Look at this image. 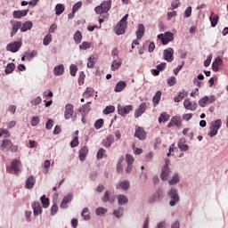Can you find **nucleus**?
<instances>
[{
  "mask_svg": "<svg viewBox=\"0 0 228 228\" xmlns=\"http://www.w3.org/2000/svg\"><path fill=\"white\" fill-rule=\"evenodd\" d=\"M22 167V163L19 159H13L11 162V166L6 167V172L8 174H15V175H19L20 174V167Z\"/></svg>",
  "mask_w": 228,
  "mask_h": 228,
  "instance_id": "nucleus-2",
  "label": "nucleus"
},
{
  "mask_svg": "<svg viewBox=\"0 0 228 228\" xmlns=\"http://www.w3.org/2000/svg\"><path fill=\"white\" fill-rule=\"evenodd\" d=\"M1 149H2V151H4L5 149H9V151H11V152H17V151H19V146L13 145L11 143H2Z\"/></svg>",
  "mask_w": 228,
  "mask_h": 228,
  "instance_id": "nucleus-22",
  "label": "nucleus"
},
{
  "mask_svg": "<svg viewBox=\"0 0 228 228\" xmlns=\"http://www.w3.org/2000/svg\"><path fill=\"white\" fill-rule=\"evenodd\" d=\"M65 70L63 64H60L54 67L53 72L55 76H61Z\"/></svg>",
  "mask_w": 228,
  "mask_h": 228,
  "instance_id": "nucleus-31",
  "label": "nucleus"
},
{
  "mask_svg": "<svg viewBox=\"0 0 228 228\" xmlns=\"http://www.w3.org/2000/svg\"><path fill=\"white\" fill-rule=\"evenodd\" d=\"M168 175H170V167H162L160 179L162 181H168Z\"/></svg>",
  "mask_w": 228,
  "mask_h": 228,
  "instance_id": "nucleus-23",
  "label": "nucleus"
},
{
  "mask_svg": "<svg viewBox=\"0 0 228 228\" xmlns=\"http://www.w3.org/2000/svg\"><path fill=\"white\" fill-rule=\"evenodd\" d=\"M40 200H41V203H42V206L45 209H47V208H49V198L45 197V195H43L41 198H40Z\"/></svg>",
  "mask_w": 228,
  "mask_h": 228,
  "instance_id": "nucleus-36",
  "label": "nucleus"
},
{
  "mask_svg": "<svg viewBox=\"0 0 228 228\" xmlns=\"http://www.w3.org/2000/svg\"><path fill=\"white\" fill-rule=\"evenodd\" d=\"M36 183H37V179L35 178V176L30 175L28 177V179L25 182V188L27 190H33Z\"/></svg>",
  "mask_w": 228,
  "mask_h": 228,
  "instance_id": "nucleus-15",
  "label": "nucleus"
},
{
  "mask_svg": "<svg viewBox=\"0 0 228 228\" xmlns=\"http://www.w3.org/2000/svg\"><path fill=\"white\" fill-rule=\"evenodd\" d=\"M26 59L30 61L32 58L38 56V52L37 50H33L31 53H25Z\"/></svg>",
  "mask_w": 228,
  "mask_h": 228,
  "instance_id": "nucleus-35",
  "label": "nucleus"
},
{
  "mask_svg": "<svg viewBox=\"0 0 228 228\" xmlns=\"http://www.w3.org/2000/svg\"><path fill=\"white\" fill-rule=\"evenodd\" d=\"M144 33H145V27L143 26V24H139L138 29L135 32L137 40H142Z\"/></svg>",
  "mask_w": 228,
  "mask_h": 228,
  "instance_id": "nucleus-26",
  "label": "nucleus"
},
{
  "mask_svg": "<svg viewBox=\"0 0 228 228\" xmlns=\"http://www.w3.org/2000/svg\"><path fill=\"white\" fill-rule=\"evenodd\" d=\"M158 38L162 41L163 45H167L169 42H174V34L171 32H165V34H159Z\"/></svg>",
  "mask_w": 228,
  "mask_h": 228,
  "instance_id": "nucleus-5",
  "label": "nucleus"
},
{
  "mask_svg": "<svg viewBox=\"0 0 228 228\" xmlns=\"http://www.w3.org/2000/svg\"><path fill=\"white\" fill-rule=\"evenodd\" d=\"M31 28H33V22L26 21L21 24L20 31L21 33H25V31H28V29H31Z\"/></svg>",
  "mask_w": 228,
  "mask_h": 228,
  "instance_id": "nucleus-27",
  "label": "nucleus"
},
{
  "mask_svg": "<svg viewBox=\"0 0 228 228\" xmlns=\"http://www.w3.org/2000/svg\"><path fill=\"white\" fill-rule=\"evenodd\" d=\"M41 102H42V98L40 96H37V98H35L30 102V103L33 106H38V104H40Z\"/></svg>",
  "mask_w": 228,
  "mask_h": 228,
  "instance_id": "nucleus-59",
  "label": "nucleus"
},
{
  "mask_svg": "<svg viewBox=\"0 0 228 228\" xmlns=\"http://www.w3.org/2000/svg\"><path fill=\"white\" fill-rule=\"evenodd\" d=\"M132 149H133L134 154H136V155L143 153V150L140 149V148H136V146H134V144L132 145Z\"/></svg>",
  "mask_w": 228,
  "mask_h": 228,
  "instance_id": "nucleus-62",
  "label": "nucleus"
},
{
  "mask_svg": "<svg viewBox=\"0 0 228 228\" xmlns=\"http://www.w3.org/2000/svg\"><path fill=\"white\" fill-rule=\"evenodd\" d=\"M126 28H127V25H126L125 23L118 22L117 24V27L115 28L116 35H124L126 33Z\"/></svg>",
  "mask_w": 228,
  "mask_h": 228,
  "instance_id": "nucleus-18",
  "label": "nucleus"
},
{
  "mask_svg": "<svg viewBox=\"0 0 228 228\" xmlns=\"http://www.w3.org/2000/svg\"><path fill=\"white\" fill-rule=\"evenodd\" d=\"M95 213L98 216H101L102 215H106L108 213V209L102 207H99L98 208H96Z\"/></svg>",
  "mask_w": 228,
  "mask_h": 228,
  "instance_id": "nucleus-44",
  "label": "nucleus"
},
{
  "mask_svg": "<svg viewBox=\"0 0 228 228\" xmlns=\"http://www.w3.org/2000/svg\"><path fill=\"white\" fill-rule=\"evenodd\" d=\"M88 155V147L84 146L79 151V159L80 161H85L86 159V156Z\"/></svg>",
  "mask_w": 228,
  "mask_h": 228,
  "instance_id": "nucleus-24",
  "label": "nucleus"
},
{
  "mask_svg": "<svg viewBox=\"0 0 228 228\" xmlns=\"http://www.w3.org/2000/svg\"><path fill=\"white\" fill-rule=\"evenodd\" d=\"M30 124L33 127H37V125L40 124V118L38 116L33 117Z\"/></svg>",
  "mask_w": 228,
  "mask_h": 228,
  "instance_id": "nucleus-56",
  "label": "nucleus"
},
{
  "mask_svg": "<svg viewBox=\"0 0 228 228\" xmlns=\"http://www.w3.org/2000/svg\"><path fill=\"white\" fill-rule=\"evenodd\" d=\"M178 147L182 152H186L190 151V146L185 143H178Z\"/></svg>",
  "mask_w": 228,
  "mask_h": 228,
  "instance_id": "nucleus-51",
  "label": "nucleus"
},
{
  "mask_svg": "<svg viewBox=\"0 0 228 228\" xmlns=\"http://www.w3.org/2000/svg\"><path fill=\"white\" fill-rule=\"evenodd\" d=\"M104 154H106V150L100 148L98 152L96 153L97 159H102Z\"/></svg>",
  "mask_w": 228,
  "mask_h": 228,
  "instance_id": "nucleus-49",
  "label": "nucleus"
},
{
  "mask_svg": "<svg viewBox=\"0 0 228 228\" xmlns=\"http://www.w3.org/2000/svg\"><path fill=\"white\" fill-rule=\"evenodd\" d=\"M52 40H53V36L51 34L46 35L43 40L44 45H49Z\"/></svg>",
  "mask_w": 228,
  "mask_h": 228,
  "instance_id": "nucleus-48",
  "label": "nucleus"
},
{
  "mask_svg": "<svg viewBox=\"0 0 228 228\" xmlns=\"http://www.w3.org/2000/svg\"><path fill=\"white\" fill-rule=\"evenodd\" d=\"M155 199H157V200H160L161 199H163V191H157L154 194Z\"/></svg>",
  "mask_w": 228,
  "mask_h": 228,
  "instance_id": "nucleus-63",
  "label": "nucleus"
},
{
  "mask_svg": "<svg viewBox=\"0 0 228 228\" xmlns=\"http://www.w3.org/2000/svg\"><path fill=\"white\" fill-rule=\"evenodd\" d=\"M58 213V204L54 203L51 207V216H54Z\"/></svg>",
  "mask_w": 228,
  "mask_h": 228,
  "instance_id": "nucleus-57",
  "label": "nucleus"
},
{
  "mask_svg": "<svg viewBox=\"0 0 228 228\" xmlns=\"http://www.w3.org/2000/svg\"><path fill=\"white\" fill-rule=\"evenodd\" d=\"M81 6H83V3L82 2H77L73 5V13H76V12H77V10H79V8H81Z\"/></svg>",
  "mask_w": 228,
  "mask_h": 228,
  "instance_id": "nucleus-61",
  "label": "nucleus"
},
{
  "mask_svg": "<svg viewBox=\"0 0 228 228\" xmlns=\"http://www.w3.org/2000/svg\"><path fill=\"white\" fill-rule=\"evenodd\" d=\"M220 127H222V119H216V121L212 122L208 136H210V138H213V136H216V134H218V129H220Z\"/></svg>",
  "mask_w": 228,
  "mask_h": 228,
  "instance_id": "nucleus-4",
  "label": "nucleus"
},
{
  "mask_svg": "<svg viewBox=\"0 0 228 228\" xmlns=\"http://www.w3.org/2000/svg\"><path fill=\"white\" fill-rule=\"evenodd\" d=\"M15 70V64L14 63H9L5 67V74H12Z\"/></svg>",
  "mask_w": 228,
  "mask_h": 228,
  "instance_id": "nucleus-43",
  "label": "nucleus"
},
{
  "mask_svg": "<svg viewBox=\"0 0 228 228\" xmlns=\"http://www.w3.org/2000/svg\"><path fill=\"white\" fill-rule=\"evenodd\" d=\"M183 124V120H181L180 117H173L170 120V122L167 124V127H172V126H176V127H181V125Z\"/></svg>",
  "mask_w": 228,
  "mask_h": 228,
  "instance_id": "nucleus-17",
  "label": "nucleus"
},
{
  "mask_svg": "<svg viewBox=\"0 0 228 228\" xmlns=\"http://www.w3.org/2000/svg\"><path fill=\"white\" fill-rule=\"evenodd\" d=\"M163 56L166 61H174V48L164 50Z\"/></svg>",
  "mask_w": 228,
  "mask_h": 228,
  "instance_id": "nucleus-12",
  "label": "nucleus"
},
{
  "mask_svg": "<svg viewBox=\"0 0 228 228\" xmlns=\"http://www.w3.org/2000/svg\"><path fill=\"white\" fill-rule=\"evenodd\" d=\"M183 106L185 110H191V111H195L196 110L195 106L190 102V99L184 101Z\"/></svg>",
  "mask_w": 228,
  "mask_h": 228,
  "instance_id": "nucleus-34",
  "label": "nucleus"
},
{
  "mask_svg": "<svg viewBox=\"0 0 228 228\" xmlns=\"http://www.w3.org/2000/svg\"><path fill=\"white\" fill-rule=\"evenodd\" d=\"M113 111H115V106H107L104 110H103V113L104 115H110V113H113Z\"/></svg>",
  "mask_w": 228,
  "mask_h": 228,
  "instance_id": "nucleus-50",
  "label": "nucleus"
},
{
  "mask_svg": "<svg viewBox=\"0 0 228 228\" xmlns=\"http://www.w3.org/2000/svg\"><path fill=\"white\" fill-rule=\"evenodd\" d=\"M32 209L34 213V216H38V215H42V205L38 201H34L32 203Z\"/></svg>",
  "mask_w": 228,
  "mask_h": 228,
  "instance_id": "nucleus-14",
  "label": "nucleus"
},
{
  "mask_svg": "<svg viewBox=\"0 0 228 228\" xmlns=\"http://www.w3.org/2000/svg\"><path fill=\"white\" fill-rule=\"evenodd\" d=\"M29 13V9L23 10V11H14L12 12L13 19H22V17H26Z\"/></svg>",
  "mask_w": 228,
  "mask_h": 228,
  "instance_id": "nucleus-19",
  "label": "nucleus"
},
{
  "mask_svg": "<svg viewBox=\"0 0 228 228\" xmlns=\"http://www.w3.org/2000/svg\"><path fill=\"white\" fill-rule=\"evenodd\" d=\"M215 96H205L199 101V104L201 108H206L208 104H213Z\"/></svg>",
  "mask_w": 228,
  "mask_h": 228,
  "instance_id": "nucleus-7",
  "label": "nucleus"
},
{
  "mask_svg": "<svg viewBox=\"0 0 228 228\" xmlns=\"http://www.w3.org/2000/svg\"><path fill=\"white\" fill-rule=\"evenodd\" d=\"M96 61H97V59H95V56L94 55H91L87 59V69H94V67H95Z\"/></svg>",
  "mask_w": 228,
  "mask_h": 228,
  "instance_id": "nucleus-29",
  "label": "nucleus"
},
{
  "mask_svg": "<svg viewBox=\"0 0 228 228\" xmlns=\"http://www.w3.org/2000/svg\"><path fill=\"white\" fill-rule=\"evenodd\" d=\"M73 38L76 44H81V41L83 40V34L78 30L74 34Z\"/></svg>",
  "mask_w": 228,
  "mask_h": 228,
  "instance_id": "nucleus-33",
  "label": "nucleus"
},
{
  "mask_svg": "<svg viewBox=\"0 0 228 228\" xmlns=\"http://www.w3.org/2000/svg\"><path fill=\"white\" fill-rule=\"evenodd\" d=\"M1 136L4 138H10V131H8V129L0 128V138Z\"/></svg>",
  "mask_w": 228,
  "mask_h": 228,
  "instance_id": "nucleus-47",
  "label": "nucleus"
},
{
  "mask_svg": "<svg viewBox=\"0 0 228 228\" xmlns=\"http://www.w3.org/2000/svg\"><path fill=\"white\" fill-rule=\"evenodd\" d=\"M167 196L169 197V206L174 208L179 200H181V197H179V191L175 187H171L170 190L167 191Z\"/></svg>",
  "mask_w": 228,
  "mask_h": 228,
  "instance_id": "nucleus-1",
  "label": "nucleus"
},
{
  "mask_svg": "<svg viewBox=\"0 0 228 228\" xmlns=\"http://www.w3.org/2000/svg\"><path fill=\"white\" fill-rule=\"evenodd\" d=\"M102 202H110V204H111V203H113L114 200L113 199H110V191H106L104 192L103 197L102 198Z\"/></svg>",
  "mask_w": 228,
  "mask_h": 228,
  "instance_id": "nucleus-42",
  "label": "nucleus"
},
{
  "mask_svg": "<svg viewBox=\"0 0 228 228\" xmlns=\"http://www.w3.org/2000/svg\"><path fill=\"white\" fill-rule=\"evenodd\" d=\"M10 24H12L11 37H15V35H17V32L19 31V28H21L22 22L12 20L10 21Z\"/></svg>",
  "mask_w": 228,
  "mask_h": 228,
  "instance_id": "nucleus-8",
  "label": "nucleus"
},
{
  "mask_svg": "<svg viewBox=\"0 0 228 228\" xmlns=\"http://www.w3.org/2000/svg\"><path fill=\"white\" fill-rule=\"evenodd\" d=\"M175 83H177V78H175V77H170L167 79V85L169 86H174V85H175Z\"/></svg>",
  "mask_w": 228,
  "mask_h": 228,
  "instance_id": "nucleus-58",
  "label": "nucleus"
},
{
  "mask_svg": "<svg viewBox=\"0 0 228 228\" xmlns=\"http://www.w3.org/2000/svg\"><path fill=\"white\" fill-rule=\"evenodd\" d=\"M169 118H170V116L167 114V112H163L160 114L159 118V124H161V122H168Z\"/></svg>",
  "mask_w": 228,
  "mask_h": 228,
  "instance_id": "nucleus-38",
  "label": "nucleus"
},
{
  "mask_svg": "<svg viewBox=\"0 0 228 228\" xmlns=\"http://www.w3.org/2000/svg\"><path fill=\"white\" fill-rule=\"evenodd\" d=\"M92 95H94V88L87 87L86 92L84 93V97L86 99H90V97H92Z\"/></svg>",
  "mask_w": 228,
  "mask_h": 228,
  "instance_id": "nucleus-41",
  "label": "nucleus"
},
{
  "mask_svg": "<svg viewBox=\"0 0 228 228\" xmlns=\"http://www.w3.org/2000/svg\"><path fill=\"white\" fill-rule=\"evenodd\" d=\"M126 163H127V165H133V163H134V158L131 154H126Z\"/></svg>",
  "mask_w": 228,
  "mask_h": 228,
  "instance_id": "nucleus-52",
  "label": "nucleus"
},
{
  "mask_svg": "<svg viewBox=\"0 0 228 228\" xmlns=\"http://www.w3.org/2000/svg\"><path fill=\"white\" fill-rule=\"evenodd\" d=\"M159 101H161V91H158L153 96L152 102L154 106H158V104H159Z\"/></svg>",
  "mask_w": 228,
  "mask_h": 228,
  "instance_id": "nucleus-32",
  "label": "nucleus"
},
{
  "mask_svg": "<svg viewBox=\"0 0 228 228\" xmlns=\"http://www.w3.org/2000/svg\"><path fill=\"white\" fill-rule=\"evenodd\" d=\"M102 126H104V120L102 118L96 120L94 123L95 129H101Z\"/></svg>",
  "mask_w": 228,
  "mask_h": 228,
  "instance_id": "nucleus-53",
  "label": "nucleus"
},
{
  "mask_svg": "<svg viewBox=\"0 0 228 228\" xmlns=\"http://www.w3.org/2000/svg\"><path fill=\"white\" fill-rule=\"evenodd\" d=\"M22 47L21 42H13L7 45V51H10L11 53H17Z\"/></svg>",
  "mask_w": 228,
  "mask_h": 228,
  "instance_id": "nucleus-11",
  "label": "nucleus"
},
{
  "mask_svg": "<svg viewBox=\"0 0 228 228\" xmlns=\"http://www.w3.org/2000/svg\"><path fill=\"white\" fill-rule=\"evenodd\" d=\"M78 134H79L78 130L74 132L73 140L70 142V143H79V137H77Z\"/></svg>",
  "mask_w": 228,
  "mask_h": 228,
  "instance_id": "nucleus-54",
  "label": "nucleus"
},
{
  "mask_svg": "<svg viewBox=\"0 0 228 228\" xmlns=\"http://www.w3.org/2000/svg\"><path fill=\"white\" fill-rule=\"evenodd\" d=\"M122 65V61H113L111 64V70H118L120 69V66Z\"/></svg>",
  "mask_w": 228,
  "mask_h": 228,
  "instance_id": "nucleus-39",
  "label": "nucleus"
},
{
  "mask_svg": "<svg viewBox=\"0 0 228 228\" xmlns=\"http://www.w3.org/2000/svg\"><path fill=\"white\" fill-rule=\"evenodd\" d=\"M117 200H118V204L119 206H124V205L127 204V202H129V199H127V196H126L124 194L118 195Z\"/></svg>",
  "mask_w": 228,
  "mask_h": 228,
  "instance_id": "nucleus-25",
  "label": "nucleus"
},
{
  "mask_svg": "<svg viewBox=\"0 0 228 228\" xmlns=\"http://www.w3.org/2000/svg\"><path fill=\"white\" fill-rule=\"evenodd\" d=\"M223 63H224V61H222V58L216 57L215 59V61L212 63L213 71L214 72H218V70H220V67Z\"/></svg>",
  "mask_w": 228,
  "mask_h": 228,
  "instance_id": "nucleus-21",
  "label": "nucleus"
},
{
  "mask_svg": "<svg viewBox=\"0 0 228 228\" xmlns=\"http://www.w3.org/2000/svg\"><path fill=\"white\" fill-rule=\"evenodd\" d=\"M126 86H127V83L121 80L117 83L114 92H117V93L122 92V90H124V88H126Z\"/></svg>",
  "mask_w": 228,
  "mask_h": 228,
  "instance_id": "nucleus-28",
  "label": "nucleus"
},
{
  "mask_svg": "<svg viewBox=\"0 0 228 228\" xmlns=\"http://www.w3.org/2000/svg\"><path fill=\"white\" fill-rule=\"evenodd\" d=\"M72 115H74V105L68 103L65 106V112H64V117L66 120L72 118Z\"/></svg>",
  "mask_w": 228,
  "mask_h": 228,
  "instance_id": "nucleus-9",
  "label": "nucleus"
},
{
  "mask_svg": "<svg viewBox=\"0 0 228 228\" xmlns=\"http://www.w3.org/2000/svg\"><path fill=\"white\" fill-rule=\"evenodd\" d=\"M179 182V175L175 174L171 180L168 181V183L170 184V186H174V184H177V183Z\"/></svg>",
  "mask_w": 228,
  "mask_h": 228,
  "instance_id": "nucleus-40",
  "label": "nucleus"
},
{
  "mask_svg": "<svg viewBox=\"0 0 228 228\" xmlns=\"http://www.w3.org/2000/svg\"><path fill=\"white\" fill-rule=\"evenodd\" d=\"M111 10V0L103 1L99 6L95 7L94 12L98 15L108 13Z\"/></svg>",
  "mask_w": 228,
  "mask_h": 228,
  "instance_id": "nucleus-3",
  "label": "nucleus"
},
{
  "mask_svg": "<svg viewBox=\"0 0 228 228\" xmlns=\"http://www.w3.org/2000/svg\"><path fill=\"white\" fill-rule=\"evenodd\" d=\"M146 110H147V103L146 102L141 103L138 109L134 112L135 118L142 117V115L145 113Z\"/></svg>",
  "mask_w": 228,
  "mask_h": 228,
  "instance_id": "nucleus-13",
  "label": "nucleus"
},
{
  "mask_svg": "<svg viewBox=\"0 0 228 228\" xmlns=\"http://www.w3.org/2000/svg\"><path fill=\"white\" fill-rule=\"evenodd\" d=\"M130 111H133V105H126L125 107L118 106V113L121 115V117H126Z\"/></svg>",
  "mask_w": 228,
  "mask_h": 228,
  "instance_id": "nucleus-6",
  "label": "nucleus"
},
{
  "mask_svg": "<svg viewBox=\"0 0 228 228\" xmlns=\"http://www.w3.org/2000/svg\"><path fill=\"white\" fill-rule=\"evenodd\" d=\"M186 95V92L183 91L179 93L178 96H175L174 98L175 102H181L183 99H184V96Z\"/></svg>",
  "mask_w": 228,
  "mask_h": 228,
  "instance_id": "nucleus-45",
  "label": "nucleus"
},
{
  "mask_svg": "<svg viewBox=\"0 0 228 228\" xmlns=\"http://www.w3.org/2000/svg\"><path fill=\"white\" fill-rule=\"evenodd\" d=\"M130 186H131V183H129V180H123V181H119L117 183L116 190H124L125 191H127Z\"/></svg>",
  "mask_w": 228,
  "mask_h": 228,
  "instance_id": "nucleus-10",
  "label": "nucleus"
},
{
  "mask_svg": "<svg viewBox=\"0 0 228 228\" xmlns=\"http://www.w3.org/2000/svg\"><path fill=\"white\" fill-rule=\"evenodd\" d=\"M69 70H70V76L74 77L77 72V66L71 64L69 67Z\"/></svg>",
  "mask_w": 228,
  "mask_h": 228,
  "instance_id": "nucleus-55",
  "label": "nucleus"
},
{
  "mask_svg": "<svg viewBox=\"0 0 228 228\" xmlns=\"http://www.w3.org/2000/svg\"><path fill=\"white\" fill-rule=\"evenodd\" d=\"M65 12V6L61 4H58L55 6V13L56 15H61L62 12Z\"/></svg>",
  "mask_w": 228,
  "mask_h": 228,
  "instance_id": "nucleus-37",
  "label": "nucleus"
},
{
  "mask_svg": "<svg viewBox=\"0 0 228 228\" xmlns=\"http://www.w3.org/2000/svg\"><path fill=\"white\" fill-rule=\"evenodd\" d=\"M79 49H82L83 51H86V49H90V43L85 41L79 45Z\"/></svg>",
  "mask_w": 228,
  "mask_h": 228,
  "instance_id": "nucleus-60",
  "label": "nucleus"
},
{
  "mask_svg": "<svg viewBox=\"0 0 228 228\" xmlns=\"http://www.w3.org/2000/svg\"><path fill=\"white\" fill-rule=\"evenodd\" d=\"M54 125V121L53 119H48L45 124L46 129H53V126Z\"/></svg>",
  "mask_w": 228,
  "mask_h": 228,
  "instance_id": "nucleus-64",
  "label": "nucleus"
},
{
  "mask_svg": "<svg viewBox=\"0 0 228 228\" xmlns=\"http://www.w3.org/2000/svg\"><path fill=\"white\" fill-rule=\"evenodd\" d=\"M86 213H88V208H85L82 210L81 216H82L83 220L88 221V220H90V215H88V214L86 215Z\"/></svg>",
  "mask_w": 228,
  "mask_h": 228,
  "instance_id": "nucleus-46",
  "label": "nucleus"
},
{
  "mask_svg": "<svg viewBox=\"0 0 228 228\" xmlns=\"http://www.w3.org/2000/svg\"><path fill=\"white\" fill-rule=\"evenodd\" d=\"M209 20L211 22L212 28H216V24H218V15L215 14V12H211Z\"/></svg>",
  "mask_w": 228,
  "mask_h": 228,
  "instance_id": "nucleus-30",
  "label": "nucleus"
},
{
  "mask_svg": "<svg viewBox=\"0 0 228 228\" xmlns=\"http://www.w3.org/2000/svg\"><path fill=\"white\" fill-rule=\"evenodd\" d=\"M134 136H136V138L139 140H145L147 137V133L142 127L137 126L135 129Z\"/></svg>",
  "mask_w": 228,
  "mask_h": 228,
  "instance_id": "nucleus-16",
  "label": "nucleus"
},
{
  "mask_svg": "<svg viewBox=\"0 0 228 228\" xmlns=\"http://www.w3.org/2000/svg\"><path fill=\"white\" fill-rule=\"evenodd\" d=\"M69 202H72V194H68L62 199L60 208H61L62 209H67V208H69V206L67 205L69 204Z\"/></svg>",
  "mask_w": 228,
  "mask_h": 228,
  "instance_id": "nucleus-20",
  "label": "nucleus"
}]
</instances>
